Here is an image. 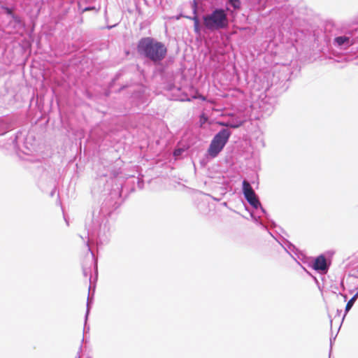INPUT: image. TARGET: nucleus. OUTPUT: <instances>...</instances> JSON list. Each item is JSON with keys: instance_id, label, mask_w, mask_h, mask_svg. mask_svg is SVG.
<instances>
[{"instance_id": "1a4fd4ad", "label": "nucleus", "mask_w": 358, "mask_h": 358, "mask_svg": "<svg viewBox=\"0 0 358 358\" xmlns=\"http://www.w3.org/2000/svg\"><path fill=\"white\" fill-rule=\"evenodd\" d=\"M355 299H356V295L354 296L351 299H350V301L347 303L346 306H345L346 312L349 311V310L352 308V306H353V304L355 303Z\"/></svg>"}, {"instance_id": "6e6552de", "label": "nucleus", "mask_w": 358, "mask_h": 358, "mask_svg": "<svg viewBox=\"0 0 358 358\" xmlns=\"http://www.w3.org/2000/svg\"><path fill=\"white\" fill-rule=\"evenodd\" d=\"M229 3L234 7V9H239L241 8V0H228Z\"/></svg>"}, {"instance_id": "f257e3e1", "label": "nucleus", "mask_w": 358, "mask_h": 358, "mask_svg": "<svg viewBox=\"0 0 358 358\" xmlns=\"http://www.w3.org/2000/svg\"><path fill=\"white\" fill-rule=\"evenodd\" d=\"M138 52L153 62L163 60L167 53L166 45L151 37L142 38L137 45Z\"/></svg>"}, {"instance_id": "ddd939ff", "label": "nucleus", "mask_w": 358, "mask_h": 358, "mask_svg": "<svg viewBox=\"0 0 358 358\" xmlns=\"http://www.w3.org/2000/svg\"><path fill=\"white\" fill-rule=\"evenodd\" d=\"M88 10H97L95 7H87L83 10V13L88 11Z\"/></svg>"}, {"instance_id": "f03ea898", "label": "nucleus", "mask_w": 358, "mask_h": 358, "mask_svg": "<svg viewBox=\"0 0 358 358\" xmlns=\"http://www.w3.org/2000/svg\"><path fill=\"white\" fill-rule=\"evenodd\" d=\"M229 21L224 10L217 8L203 16V25L208 31H215L228 27Z\"/></svg>"}, {"instance_id": "0eeeda50", "label": "nucleus", "mask_w": 358, "mask_h": 358, "mask_svg": "<svg viewBox=\"0 0 358 358\" xmlns=\"http://www.w3.org/2000/svg\"><path fill=\"white\" fill-rule=\"evenodd\" d=\"M335 41L337 43V44L341 46L344 45L345 43H348L349 42V38L346 36H339L335 38Z\"/></svg>"}, {"instance_id": "423d86ee", "label": "nucleus", "mask_w": 358, "mask_h": 358, "mask_svg": "<svg viewBox=\"0 0 358 358\" xmlns=\"http://www.w3.org/2000/svg\"><path fill=\"white\" fill-rule=\"evenodd\" d=\"M192 20L194 22V31L196 34L199 35L201 33V27L199 17L195 15L192 18Z\"/></svg>"}, {"instance_id": "20e7f679", "label": "nucleus", "mask_w": 358, "mask_h": 358, "mask_svg": "<svg viewBox=\"0 0 358 358\" xmlns=\"http://www.w3.org/2000/svg\"><path fill=\"white\" fill-rule=\"evenodd\" d=\"M243 191L245 198L248 203L255 208L260 206V202L257 198L256 194L250 184L247 180L243 182Z\"/></svg>"}, {"instance_id": "4468645a", "label": "nucleus", "mask_w": 358, "mask_h": 358, "mask_svg": "<svg viewBox=\"0 0 358 358\" xmlns=\"http://www.w3.org/2000/svg\"><path fill=\"white\" fill-rule=\"evenodd\" d=\"M182 152V150L181 149H178V150H176L173 152L174 155L175 156H178L181 154Z\"/></svg>"}, {"instance_id": "f8f14e48", "label": "nucleus", "mask_w": 358, "mask_h": 358, "mask_svg": "<svg viewBox=\"0 0 358 358\" xmlns=\"http://www.w3.org/2000/svg\"><path fill=\"white\" fill-rule=\"evenodd\" d=\"M4 9H5V10H6V13H7V14L10 15H11V16H12V17H13L15 20H17V16H15V15L13 13V11H12V10H11L10 8H5Z\"/></svg>"}, {"instance_id": "39448f33", "label": "nucleus", "mask_w": 358, "mask_h": 358, "mask_svg": "<svg viewBox=\"0 0 358 358\" xmlns=\"http://www.w3.org/2000/svg\"><path fill=\"white\" fill-rule=\"evenodd\" d=\"M313 268L315 270L324 271L327 270V261L323 255L317 257L314 262Z\"/></svg>"}, {"instance_id": "9b49d317", "label": "nucleus", "mask_w": 358, "mask_h": 358, "mask_svg": "<svg viewBox=\"0 0 358 358\" xmlns=\"http://www.w3.org/2000/svg\"><path fill=\"white\" fill-rule=\"evenodd\" d=\"M243 123H244V121H239L237 123L229 124V127L235 129V128H238V127L242 126L243 124Z\"/></svg>"}, {"instance_id": "7ed1b4c3", "label": "nucleus", "mask_w": 358, "mask_h": 358, "mask_svg": "<svg viewBox=\"0 0 358 358\" xmlns=\"http://www.w3.org/2000/svg\"><path fill=\"white\" fill-rule=\"evenodd\" d=\"M231 132L229 130L224 129L220 131L213 138L208 149V155L212 157H215L222 151L227 143Z\"/></svg>"}, {"instance_id": "2eb2a0df", "label": "nucleus", "mask_w": 358, "mask_h": 358, "mask_svg": "<svg viewBox=\"0 0 358 358\" xmlns=\"http://www.w3.org/2000/svg\"><path fill=\"white\" fill-rule=\"evenodd\" d=\"M219 124H220L222 126H224V127H229V123L219 122Z\"/></svg>"}, {"instance_id": "dca6fc26", "label": "nucleus", "mask_w": 358, "mask_h": 358, "mask_svg": "<svg viewBox=\"0 0 358 358\" xmlns=\"http://www.w3.org/2000/svg\"><path fill=\"white\" fill-rule=\"evenodd\" d=\"M357 23H358V19H357Z\"/></svg>"}, {"instance_id": "9d476101", "label": "nucleus", "mask_w": 358, "mask_h": 358, "mask_svg": "<svg viewBox=\"0 0 358 358\" xmlns=\"http://www.w3.org/2000/svg\"><path fill=\"white\" fill-rule=\"evenodd\" d=\"M208 121V117L205 114H201L200 116L199 123L200 126L203 127V125Z\"/></svg>"}]
</instances>
